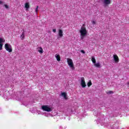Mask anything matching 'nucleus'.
I'll list each match as a JSON object with an SVG mask.
<instances>
[{"instance_id": "nucleus-1", "label": "nucleus", "mask_w": 129, "mask_h": 129, "mask_svg": "<svg viewBox=\"0 0 129 129\" xmlns=\"http://www.w3.org/2000/svg\"><path fill=\"white\" fill-rule=\"evenodd\" d=\"M80 33L81 34V40H83L85 36L87 35V30H86V28L82 26L80 30Z\"/></svg>"}, {"instance_id": "nucleus-2", "label": "nucleus", "mask_w": 129, "mask_h": 129, "mask_svg": "<svg viewBox=\"0 0 129 129\" xmlns=\"http://www.w3.org/2000/svg\"><path fill=\"white\" fill-rule=\"evenodd\" d=\"M67 62L69 66H70V67L72 69V70H74L75 68H74V65L73 64V60H72V59L68 58Z\"/></svg>"}, {"instance_id": "nucleus-3", "label": "nucleus", "mask_w": 129, "mask_h": 129, "mask_svg": "<svg viewBox=\"0 0 129 129\" xmlns=\"http://www.w3.org/2000/svg\"><path fill=\"white\" fill-rule=\"evenodd\" d=\"M5 48L6 51H8V52H9V53L13 52V49H12V45L10 44V43H6L5 44Z\"/></svg>"}, {"instance_id": "nucleus-4", "label": "nucleus", "mask_w": 129, "mask_h": 129, "mask_svg": "<svg viewBox=\"0 0 129 129\" xmlns=\"http://www.w3.org/2000/svg\"><path fill=\"white\" fill-rule=\"evenodd\" d=\"M41 108L43 110L47 112H50L52 110V109L48 105L42 106Z\"/></svg>"}, {"instance_id": "nucleus-5", "label": "nucleus", "mask_w": 129, "mask_h": 129, "mask_svg": "<svg viewBox=\"0 0 129 129\" xmlns=\"http://www.w3.org/2000/svg\"><path fill=\"white\" fill-rule=\"evenodd\" d=\"M81 85L83 88H85L86 87V83H85V79L82 77L81 78Z\"/></svg>"}, {"instance_id": "nucleus-6", "label": "nucleus", "mask_w": 129, "mask_h": 129, "mask_svg": "<svg viewBox=\"0 0 129 129\" xmlns=\"http://www.w3.org/2000/svg\"><path fill=\"white\" fill-rule=\"evenodd\" d=\"M102 3L103 4L104 7H107L110 5V0H102Z\"/></svg>"}, {"instance_id": "nucleus-7", "label": "nucleus", "mask_w": 129, "mask_h": 129, "mask_svg": "<svg viewBox=\"0 0 129 129\" xmlns=\"http://www.w3.org/2000/svg\"><path fill=\"white\" fill-rule=\"evenodd\" d=\"M5 41V39L0 37V50H3V46H4V43Z\"/></svg>"}, {"instance_id": "nucleus-8", "label": "nucleus", "mask_w": 129, "mask_h": 129, "mask_svg": "<svg viewBox=\"0 0 129 129\" xmlns=\"http://www.w3.org/2000/svg\"><path fill=\"white\" fill-rule=\"evenodd\" d=\"M62 37H63V31L59 29L58 30V36L57 37V39H60V38H62Z\"/></svg>"}, {"instance_id": "nucleus-9", "label": "nucleus", "mask_w": 129, "mask_h": 129, "mask_svg": "<svg viewBox=\"0 0 129 129\" xmlns=\"http://www.w3.org/2000/svg\"><path fill=\"white\" fill-rule=\"evenodd\" d=\"M113 59L114 61H115V63H118L119 59H118V56L116 54H114L113 56Z\"/></svg>"}, {"instance_id": "nucleus-10", "label": "nucleus", "mask_w": 129, "mask_h": 129, "mask_svg": "<svg viewBox=\"0 0 129 129\" xmlns=\"http://www.w3.org/2000/svg\"><path fill=\"white\" fill-rule=\"evenodd\" d=\"M61 96L63 97V98L66 100L68 99V98H67V94L65 92H62L61 93Z\"/></svg>"}, {"instance_id": "nucleus-11", "label": "nucleus", "mask_w": 129, "mask_h": 129, "mask_svg": "<svg viewBox=\"0 0 129 129\" xmlns=\"http://www.w3.org/2000/svg\"><path fill=\"white\" fill-rule=\"evenodd\" d=\"M37 50H38L39 53H40V54H43V48H42V47L39 46L37 48Z\"/></svg>"}, {"instance_id": "nucleus-12", "label": "nucleus", "mask_w": 129, "mask_h": 129, "mask_svg": "<svg viewBox=\"0 0 129 129\" xmlns=\"http://www.w3.org/2000/svg\"><path fill=\"white\" fill-rule=\"evenodd\" d=\"M55 58H56L57 61H59L61 60L60 58V55L59 54V53L55 54Z\"/></svg>"}, {"instance_id": "nucleus-13", "label": "nucleus", "mask_w": 129, "mask_h": 129, "mask_svg": "<svg viewBox=\"0 0 129 129\" xmlns=\"http://www.w3.org/2000/svg\"><path fill=\"white\" fill-rule=\"evenodd\" d=\"M94 65L95 66V67H97V68H101V66H100V63L99 62L97 63L95 62Z\"/></svg>"}, {"instance_id": "nucleus-14", "label": "nucleus", "mask_w": 129, "mask_h": 129, "mask_svg": "<svg viewBox=\"0 0 129 129\" xmlns=\"http://www.w3.org/2000/svg\"><path fill=\"white\" fill-rule=\"evenodd\" d=\"M24 38H25V30H23L21 35V40H24Z\"/></svg>"}, {"instance_id": "nucleus-15", "label": "nucleus", "mask_w": 129, "mask_h": 129, "mask_svg": "<svg viewBox=\"0 0 129 129\" xmlns=\"http://www.w3.org/2000/svg\"><path fill=\"white\" fill-rule=\"evenodd\" d=\"M92 62L93 63V64H95V63H96V60L95 59V58L94 57V56H92Z\"/></svg>"}, {"instance_id": "nucleus-16", "label": "nucleus", "mask_w": 129, "mask_h": 129, "mask_svg": "<svg viewBox=\"0 0 129 129\" xmlns=\"http://www.w3.org/2000/svg\"><path fill=\"white\" fill-rule=\"evenodd\" d=\"M25 8L26 9H29L30 8V5L28 3L25 4Z\"/></svg>"}, {"instance_id": "nucleus-17", "label": "nucleus", "mask_w": 129, "mask_h": 129, "mask_svg": "<svg viewBox=\"0 0 129 129\" xmlns=\"http://www.w3.org/2000/svg\"><path fill=\"white\" fill-rule=\"evenodd\" d=\"M87 85H88V87H90V86H91V85H92V83H91V81H90L88 83Z\"/></svg>"}, {"instance_id": "nucleus-18", "label": "nucleus", "mask_w": 129, "mask_h": 129, "mask_svg": "<svg viewBox=\"0 0 129 129\" xmlns=\"http://www.w3.org/2000/svg\"><path fill=\"white\" fill-rule=\"evenodd\" d=\"M106 93H107V94H112V93H113V92L112 91H107L106 92Z\"/></svg>"}, {"instance_id": "nucleus-19", "label": "nucleus", "mask_w": 129, "mask_h": 129, "mask_svg": "<svg viewBox=\"0 0 129 129\" xmlns=\"http://www.w3.org/2000/svg\"><path fill=\"white\" fill-rule=\"evenodd\" d=\"M38 9H39V6H36V9H35L36 13H38Z\"/></svg>"}, {"instance_id": "nucleus-20", "label": "nucleus", "mask_w": 129, "mask_h": 129, "mask_svg": "<svg viewBox=\"0 0 129 129\" xmlns=\"http://www.w3.org/2000/svg\"><path fill=\"white\" fill-rule=\"evenodd\" d=\"M4 7H5L6 9H9V6H8V5H4Z\"/></svg>"}, {"instance_id": "nucleus-21", "label": "nucleus", "mask_w": 129, "mask_h": 129, "mask_svg": "<svg viewBox=\"0 0 129 129\" xmlns=\"http://www.w3.org/2000/svg\"><path fill=\"white\" fill-rule=\"evenodd\" d=\"M92 23L93 25H95V24H96V22H95V21H93L92 22Z\"/></svg>"}, {"instance_id": "nucleus-22", "label": "nucleus", "mask_w": 129, "mask_h": 129, "mask_svg": "<svg viewBox=\"0 0 129 129\" xmlns=\"http://www.w3.org/2000/svg\"><path fill=\"white\" fill-rule=\"evenodd\" d=\"M81 53H83V54H85V51L83 50H81Z\"/></svg>"}, {"instance_id": "nucleus-23", "label": "nucleus", "mask_w": 129, "mask_h": 129, "mask_svg": "<svg viewBox=\"0 0 129 129\" xmlns=\"http://www.w3.org/2000/svg\"><path fill=\"white\" fill-rule=\"evenodd\" d=\"M53 33H55L56 32V29H53Z\"/></svg>"}, {"instance_id": "nucleus-24", "label": "nucleus", "mask_w": 129, "mask_h": 129, "mask_svg": "<svg viewBox=\"0 0 129 129\" xmlns=\"http://www.w3.org/2000/svg\"><path fill=\"white\" fill-rule=\"evenodd\" d=\"M2 4H3V2L2 1H0V5H2Z\"/></svg>"}, {"instance_id": "nucleus-25", "label": "nucleus", "mask_w": 129, "mask_h": 129, "mask_svg": "<svg viewBox=\"0 0 129 129\" xmlns=\"http://www.w3.org/2000/svg\"><path fill=\"white\" fill-rule=\"evenodd\" d=\"M127 87H129V83H127Z\"/></svg>"}]
</instances>
